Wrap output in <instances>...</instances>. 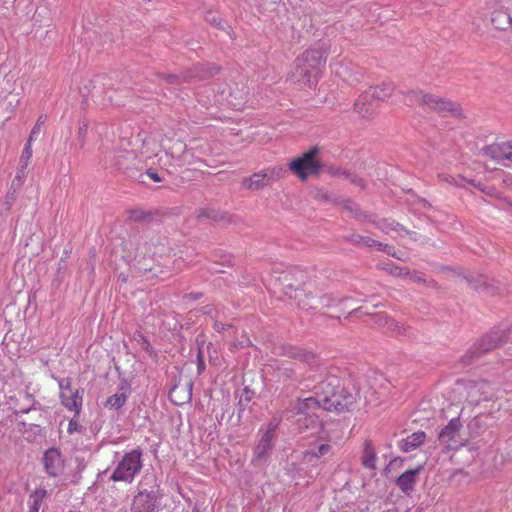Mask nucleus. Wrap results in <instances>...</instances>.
<instances>
[{
	"label": "nucleus",
	"mask_w": 512,
	"mask_h": 512,
	"mask_svg": "<svg viewBox=\"0 0 512 512\" xmlns=\"http://www.w3.org/2000/svg\"><path fill=\"white\" fill-rule=\"evenodd\" d=\"M204 345V342L201 343V345L198 346V354H197V369L198 373H202L205 369L204 364V356L202 352V346Z\"/></svg>",
	"instance_id": "e433bc0d"
},
{
	"label": "nucleus",
	"mask_w": 512,
	"mask_h": 512,
	"mask_svg": "<svg viewBox=\"0 0 512 512\" xmlns=\"http://www.w3.org/2000/svg\"><path fill=\"white\" fill-rule=\"evenodd\" d=\"M392 274L396 275V276H399V277H407V276H410V273L409 271H407L406 269L404 268H399V267H396L393 271H392Z\"/></svg>",
	"instance_id": "ea45409f"
},
{
	"label": "nucleus",
	"mask_w": 512,
	"mask_h": 512,
	"mask_svg": "<svg viewBox=\"0 0 512 512\" xmlns=\"http://www.w3.org/2000/svg\"><path fill=\"white\" fill-rule=\"evenodd\" d=\"M407 100L410 104L417 103L428 109H435L444 111L447 106V102L430 94H425L422 91H411L407 95Z\"/></svg>",
	"instance_id": "f8f14e48"
},
{
	"label": "nucleus",
	"mask_w": 512,
	"mask_h": 512,
	"mask_svg": "<svg viewBox=\"0 0 512 512\" xmlns=\"http://www.w3.org/2000/svg\"><path fill=\"white\" fill-rule=\"evenodd\" d=\"M60 393H68L72 390V380L68 377L66 378H57Z\"/></svg>",
	"instance_id": "f704fd0d"
},
{
	"label": "nucleus",
	"mask_w": 512,
	"mask_h": 512,
	"mask_svg": "<svg viewBox=\"0 0 512 512\" xmlns=\"http://www.w3.org/2000/svg\"><path fill=\"white\" fill-rule=\"evenodd\" d=\"M207 217H208V218H214V219H215V217H214V216H211L210 214H208V215H207Z\"/></svg>",
	"instance_id": "864d4df0"
},
{
	"label": "nucleus",
	"mask_w": 512,
	"mask_h": 512,
	"mask_svg": "<svg viewBox=\"0 0 512 512\" xmlns=\"http://www.w3.org/2000/svg\"><path fill=\"white\" fill-rule=\"evenodd\" d=\"M352 182L356 183L357 185H359L361 187L364 186L362 179H358V178L355 177V178L352 179Z\"/></svg>",
	"instance_id": "de8ad7c7"
},
{
	"label": "nucleus",
	"mask_w": 512,
	"mask_h": 512,
	"mask_svg": "<svg viewBox=\"0 0 512 512\" xmlns=\"http://www.w3.org/2000/svg\"><path fill=\"white\" fill-rule=\"evenodd\" d=\"M452 119H454L459 126L466 125L467 123L464 111L459 104H450V125L452 123Z\"/></svg>",
	"instance_id": "bb28decb"
},
{
	"label": "nucleus",
	"mask_w": 512,
	"mask_h": 512,
	"mask_svg": "<svg viewBox=\"0 0 512 512\" xmlns=\"http://www.w3.org/2000/svg\"><path fill=\"white\" fill-rule=\"evenodd\" d=\"M421 469L422 466H418L415 469L407 470L396 479V485L403 493L409 495L414 490Z\"/></svg>",
	"instance_id": "2eb2a0df"
},
{
	"label": "nucleus",
	"mask_w": 512,
	"mask_h": 512,
	"mask_svg": "<svg viewBox=\"0 0 512 512\" xmlns=\"http://www.w3.org/2000/svg\"><path fill=\"white\" fill-rule=\"evenodd\" d=\"M318 150L316 148L306 152L303 156L298 157L290 162V171L299 177L301 180H305L310 175L318 173L319 163L315 159V155Z\"/></svg>",
	"instance_id": "6e6552de"
},
{
	"label": "nucleus",
	"mask_w": 512,
	"mask_h": 512,
	"mask_svg": "<svg viewBox=\"0 0 512 512\" xmlns=\"http://www.w3.org/2000/svg\"><path fill=\"white\" fill-rule=\"evenodd\" d=\"M61 404L71 412L80 414L83 405V390L76 389L68 393L59 394Z\"/></svg>",
	"instance_id": "4468645a"
},
{
	"label": "nucleus",
	"mask_w": 512,
	"mask_h": 512,
	"mask_svg": "<svg viewBox=\"0 0 512 512\" xmlns=\"http://www.w3.org/2000/svg\"><path fill=\"white\" fill-rule=\"evenodd\" d=\"M220 97H221V99H214V103H220L221 101L225 100L233 107H237L240 104V103H236L233 101V99H232L233 96L231 93H229L228 95H225V92L222 91Z\"/></svg>",
	"instance_id": "4c0bfd02"
},
{
	"label": "nucleus",
	"mask_w": 512,
	"mask_h": 512,
	"mask_svg": "<svg viewBox=\"0 0 512 512\" xmlns=\"http://www.w3.org/2000/svg\"><path fill=\"white\" fill-rule=\"evenodd\" d=\"M24 400L26 401V404H27V407L25 408H21L18 413H21V414H26L28 413L32 408H33V405L35 403V400L34 398L32 397L31 394H29L28 392H25L24 395Z\"/></svg>",
	"instance_id": "c9c22d12"
},
{
	"label": "nucleus",
	"mask_w": 512,
	"mask_h": 512,
	"mask_svg": "<svg viewBox=\"0 0 512 512\" xmlns=\"http://www.w3.org/2000/svg\"><path fill=\"white\" fill-rule=\"evenodd\" d=\"M269 184L283 178L286 170L282 166H274L264 169Z\"/></svg>",
	"instance_id": "cd10ccee"
},
{
	"label": "nucleus",
	"mask_w": 512,
	"mask_h": 512,
	"mask_svg": "<svg viewBox=\"0 0 512 512\" xmlns=\"http://www.w3.org/2000/svg\"><path fill=\"white\" fill-rule=\"evenodd\" d=\"M393 92V85L391 83H382L379 86L371 87L359 96L355 102V110L362 117L371 115L374 110L372 100H385Z\"/></svg>",
	"instance_id": "423d86ee"
},
{
	"label": "nucleus",
	"mask_w": 512,
	"mask_h": 512,
	"mask_svg": "<svg viewBox=\"0 0 512 512\" xmlns=\"http://www.w3.org/2000/svg\"><path fill=\"white\" fill-rule=\"evenodd\" d=\"M476 187L485 194L494 196L495 198H501L503 194V190H500V188H496L495 186H489V184L478 183L476 184Z\"/></svg>",
	"instance_id": "7c9ffc66"
},
{
	"label": "nucleus",
	"mask_w": 512,
	"mask_h": 512,
	"mask_svg": "<svg viewBox=\"0 0 512 512\" xmlns=\"http://www.w3.org/2000/svg\"><path fill=\"white\" fill-rule=\"evenodd\" d=\"M174 79H177V77H176V76H174V75H169V76H168V81L173 82V81H174Z\"/></svg>",
	"instance_id": "3c124183"
},
{
	"label": "nucleus",
	"mask_w": 512,
	"mask_h": 512,
	"mask_svg": "<svg viewBox=\"0 0 512 512\" xmlns=\"http://www.w3.org/2000/svg\"><path fill=\"white\" fill-rule=\"evenodd\" d=\"M270 185L264 170L254 173L250 178H246L243 181V186L247 189L258 190L265 186Z\"/></svg>",
	"instance_id": "aec40b11"
},
{
	"label": "nucleus",
	"mask_w": 512,
	"mask_h": 512,
	"mask_svg": "<svg viewBox=\"0 0 512 512\" xmlns=\"http://www.w3.org/2000/svg\"><path fill=\"white\" fill-rule=\"evenodd\" d=\"M508 334L504 330L491 331L478 341L475 345V350L478 353L489 352L492 349L498 348L499 345L506 341Z\"/></svg>",
	"instance_id": "ddd939ff"
},
{
	"label": "nucleus",
	"mask_w": 512,
	"mask_h": 512,
	"mask_svg": "<svg viewBox=\"0 0 512 512\" xmlns=\"http://www.w3.org/2000/svg\"><path fill=\"white\" fill-rule=\"evenodd\" d=\"M26 169L19 165L17 174L15 176L16 180L18 181L17 188H20L22 184L24 183L25 177H26Z\"/></svg>",
	"instance_id": "58836bf2"
},
{
	"label": "nucleus",
	"mask_w": 512,
	"mask_h": 512,
	"mask_svg": "<svg viewBox=\"0 0 512 512\" xmlns=\"http://www.w3.org/2000/svg\"><path fill=\"white\" fill-rule=\"evenodd\" d=\"M42 463L45 472L50 477H62L65 475L67 461L58 448L52 447L43 453Z\"/></svg>",
	"instance_id": "1a4fd4ad"
},
{
	"label": "nucleus",
	"mask_w": 512,
	"mask_h": 512,
	"mask_svg": "<svg viewBox=\"0 0 512 512\" xmlns=\"http://www.w3.org/2000/svg\"><path fill=\"white\" fill-rule=\"evenodd\" d=\"M207 22L214 24L219 29H225V23L221 20L216 12H208L206 15Z\"/></svg>",
	"instance_id": "72a5a7b5"
},
{
	"label": "nucleus",
	"mask_w": 512,
	"mask_h": 512,
	"mask_svg": "<svg viewBox=\"0 0 512 512\" xmlns=\"http://www.w3.org/2000/svg\"><path fill=\"white\" fill-rule=\"evenodd\" d=\"M355 403V396L341 387V380L334 375L328 376L314 387V396L298 400L293 407V418L299 432L305 429L317 430L320 427L317 411L342 412L349 410Z\"/></svg>",
	"instance_id": "f257e3e1"
},
{
	"label": "nucleus",
	"mask_w": 512,
	"mask_h": 512,
	"mask_svg": "<svg viewBox=\"0 0 512 512\" xmlns=\"http://www.w3.org/2000/svg\"><path fill=\"white\" fill-rule=\"evenodd\" d=\"M377 462V455L375 449L370 442L365 443L362 454V464L365 468L375 469Z\"/></svg>",
	"instance_id": "5701e85b"
},
{
	"label": "nucleus",
	"mask_w": 512,
	"mask_h": 512,
	"mask_svg": "<svg viewBox=\"0 0 512 512\" xmlns=\"http://www.w3.org/2000/svg\"><path fill=\"white\" fill-rule=\"evenodd\" d=\"M480 427L481 421L479 418H472L466 430H462V424L459 418H452L450 420V450L458 449V447L469 443L470 439L476 438L479 434Z\"/></svg>",
	"instance_id": "0eeeda50"
},
{
	"label": "nucleus",
	"mask_w": 512,
	"mask_h": 512,
	"mask_svg": "<svg viewBox=\"0 0 512 512\" xmlns=\"http://www.w3.org/2000/svg\"><path fill=\"white\" fill-rule=\"evenodd\" d=\"M334 71L338 77L349 85L359 83L362 78V73L355 70L354 67L349 64H335Z\"/></svg>",
	"instance_id": "dca6fc26"
},
{
	"label": "nucleus",
	"mask_w": 512,
	"mask_h": 512,
	"mask_svg": "<svg viewBox=\"0 0 512 512\" xmlns=\"http://www.w3.org/2000/svg\"><path fill=\"white\" fill-rule=\"evenodd\" d=\"M411 278H412L414 281H420V280H422V278H421L420 276H417V275L411 276Z\"/></svg>",
	"instance_id": "8fccbe9b"
},
{
	"label": "nucleus",
	"mask_w": 512,
	"mask_h": 512,
	"mask_svg": "<svg viewBox=\"0 0 512 512\" xmlns=\"http://www.w3.org/2000/svg\"><path fill=\"white\" fill-rule=\"evenodd\" d=\"M147 174H148V176H149L151 179H153L155 182H160V181H161V179L159 178L158 174H157V173H155L154 171H152V170H148Z\"/></svg>",
	"instance_id": "37998d69"
},
{
	"label": "nucleus",
	"mask_w": 512,
	"mask_h": 512,
	"mask_svg": "<svg viewBox=\"0 0 512 512\" xmlns=\"http://www.w3.org/2000/svg\"><path fill=\"white\" fill-rule=\"evenodd\" d=\"M302 356H303L304 360H305L306 362H308V363H311V360H313V359H314V356H313V355L303 354Z\"/></svg>",
	"instance_id": "49530a36"
},
{
	"label": "nucleus",
	"mask_w": 512,
	"mask_h": 512,
	"mask_svg": "<svg viewBox=\"0 0 512 512\" xmlns=\"http://www.w3.org/2000/svg\"><path fill=\"white\" fill-rule=\"evenodd\" d=\"M482 159L486 163L512 167V139H497L480 149Z\"/></svg>",
	"instance_id": "39448f33"
},
{
	"label": "nucleus",
	"mask_w": 512,
	"mask_h": 512,
	"mask_svg": "<svg viewBox=\"0 0 512 512\" xmlns=\"http://www.w3.org/2000/svg\"><path fill=\"white\" fill-rule=\"evenodd\" d=\"M87 128H88V125L85 122H82L79 125V129H78L79 138H83L86 135Z\"/></svg>",
	"instance_id": "a19ab883"
},
{
	"label": "nucleus",
	"mask_w": 512,
	"mask_h": 512,
	"mask_svg": "<svg viewBox=\"0 0 512 512\" xmlns=\"http://www.w3.org/2000/svg\"><path fill=\"white\" fill-rule=\"evenodd\" d=\"M157 501L155 491L141 490L134 497L130 512H158Z\"/></svg>",
	"instance_id": "9d476101"
},
{
	"label": "nucleus",
	"mask_w": 512,
	"mask_h": 512,
	"mask_svg": "<svg viewBox=\"0 0 512 512\" xmlns=\"http://www.w3.org/2000/svg\"><path fill=\"white\" fill-rule=\"evenodd\" d=\"M33 141L28 140L20 157L19 165L23 168H27L29 161L32 157V144Z\"/></svg>",
	"instance_id": "c756f323"
},
{
	"label": "nucleus",
	"mask_w": 512,
	"mask_h": 512,
	"mask_svg": "<svg viewBox=\"0 0 512 512\" xmlns=\"http://www.w3.org/2000/svg\"><path fill=\"white\" fill-rule=\"evenodd\" d=\"M226 328V325L223 324L222 322H219V321H215L214 323V329L218 332H222L224 331Z\"/></svg>",
	"instance_id": "79ce46f5"
},
{
	"label": "nucleus",
	"mask_w": 512,
	"mask_h": 512,
	"mask_svg": "<svg viewBox=\"0 0 512 512\" xmlns=\"http://www.w3.org/2000/svg\"><path fill=\"white\" fill-rule=\"evenodd\" d=\"M491 24L498 29H508L512 25V17L508 9H496L491 15Z\"/></svg>",
	"instance_id": "6ab92c4d"
},
{
	"label": "nucleus",
	"mask_w": 512,
	"mask_h": 512,
	"mask_svg": "<svg viewBox=\"0 0 512 512\" xmlns=\"http://www.w3.org/2000/svg\"><path fill=\"white\" fill-rule=\"evenodd\" d=\"M326 55V50L322 46L306 50L295 60V80L309 87L315 86L319 80L321 67L326 62Z\"/></svg>",
	"instance_id": "f03ea898"
},
{
	"label": "nucleus",
	"mask_w": 512,
	"mask_h": 512,
	"mask_svg": "<svg viewBox=\"0 0 512 512\" xmlns=\"http://www.w3.org/2000/svg\"><path fill=\"white\" fill-rule=\"evenodd\" d=\"M275 439L260 435L251 459V464L255 467H261L269 462L273 451V442Z\"/></svg>",
	"instance_id": "9b49d317"
},
{
	"label": "nucleus",
	"mask_w": 512,
	"mask_h": 512,
	"mask_svg": "<svg viewBox=\"0 0 512 512\" xmlns=\"http://www.w3.org/2000/svg\"><path fill=\"white\" fill-rule=\"evenodd\" d=\"M46 496V490L38 489L31 493L29 497V511L28 512H39L42 502Z\"/></svg>",
	"instance_id": "b1692460"
},
{
	"label": "nucleus",
	"mask_w": 512,
	"mask_h": 512,
	"mask_svg": "<svg viewBox=\"0 0 512 512\" xmlns=\"http://www.w3.org/2000/svg\"><path fill=\"white\" fill-rule=\"evenodd\" d=\"M491 394V383L487 380H458L454 385L453 400H457L458 403H479L481 400H489Z\"/></svg>",
	"instance_id": "20e7f679"
},
{
	"label": "nucleus",
	"mask_w": 512,
	"mask_h": 512,
	"mask_svg": "<svg viewBox=\"0 0 512 512\" xmlns=\"http://www.w3.org/2000/svg\"><path fill=\"white\" fill-rule=\"evenodd\" d=\"M352 241L357 243V244H361V245H364V246H367V247H377V249L379 251H384L386 252L387 254L389 255H392L393 256V253H396L394 251V248L393 247H390L388 245H385L383 243H380V242H377L369 237H365V236H361V235H354L353 238H352Z\"/></svg>",
	"instance_id": "412c9836"
},
{
	"label": "nucleus",
	"mask_w": 512,
	"mask_h": 512,
	"mask_svg": "<svg viewBox=\"0 0 512 512\" xmlns=\"http://www.w3.org/2000/svg\"><path fill=\"white\" fill-rule=\"evenodd\" d=\"M331 450V446L328 443H321L318 446L306 451L304 453L305 458H321L327 455Z\"/></svg>",
	"instance_id": "a878e982"
},
{
	"label": "nucleus",
	"mask_w": 512,
	"mask_h": 512,
	"mask_svg": "<svg viewBox=\"0 0 512 512\" xmlns=\"http://www.w3.org/2000/svg\"><path fill=\"white\" fill-rule=\"evenodd\" d=\"M46 122V116L45 115H41L36 124L34 125L31 133H30V136L28 138V140L30 141H34L35 138L39 135V133L41 132V128L42 126L44 125V123Z\"/></svg>",
	"instance_id": "473e14b6"
},
{
	"label": "nucleus",
	"mask_w": 512,
	"mask_h": 512,
	"mask_svg": "<svg viewBox=\"0 0 512 512\" xmlns=\"http://www.w3.org/2000/svg\"><path fill=\"white\" fill-rule=\"evenodd\" d=\"M426 435L422 431L414 432L408 435L406 438H403L399 441V448L405 452L409 453L417 449L421 444L424 443Z\"/></svg>",
	"instance_id": "a211bd4d"
},
{
	"label": "nucleus",
	"mask_w": 512,
	"mask_h": 512,
	"mask_svg": "<svg viewBox=\"0 0 512 512\" xmlns=\"http://www.w3.org/2000/svg\"><path fill=\"white\" fill-rule=\"evenodd\" d=\"M447 429H448V426L444 427V428L441 430V432L439 433V438H440L441 440H444V439H445V437H446V430H447Z\"/></svg>",
	"instance_id": "a18cd8bd"
},
{
	"label": "nucleus",
	"mask_w": 512,
	"mask_h": 512,
	"mask_svg": "<svg viewBox=\"0 0 512 512\" xmlns=\"http://www.w3.org/2000/svg\"><path fill=\"white\" fill-rule=\"evenodd\" d=\"M210 103H211V101H210V100H208V101H203V104H204V105H207V104H210Z\"/></svg>",
	"instance_id": "603ef678"
},
{
	"label": "nucleus",
	"mask_w": 512,
	"mask_h": 512,
	"mask_svg": "<svg viewBox=\"0 0 512 512\" xmlns=\"http://www.w3.org/2000/svg\"><path fill=\"white\" fill-rule=\"evenodd\" d=\"M79 415L74 413V416L70 419L67 427V432L73 434L75 432L84 433L85 428L79 423Z\"/></svg>",
	"instance_id": "2f4dec72"
},
{
	"label": "nucleus",
	"mask_w": 512,
	"mask_h": 512,
	"mask_svg": "<svg viewBox=\"0 0 512 512\" xmlns=\"http://www.w3.org/2000/svg\"><path fill=\"white\" fill-rule=\"evenodd\" d=\"M17 184H18V181L16 180V178H14V179H13V181H12V185H11V187H12L13 189L17 190V189H18V188H17Z\"/></svg>",
	"instance_id": "09e8293b"
},
{
	"label": "nucleus",
	"mask_w": 512,
	"mask_h": 512,
	"mask_svg": "<svg viewBox=\"0 0 512 512\" xmlns=\"http://www.w3.org/2000/svg\"><path fill=\"white\" fill-rule=\"evenodd\" d=\"M130 394V387L128 384L123 383L119 386L118 391L108 397L104 403L106 408L119 410L127 401Z\"/></svg>",
	"instance_id": "f3484780"
},
{
	"label": "nucleus",
	"mask_w": 512,
	"mask_h": 512,
	"mask_svg": "<svg viewBox=\"0 0 512 512\" xmlns=\"http://www.w3.org/2000/svg\"><path fill=\"white\" fill-rule=\"evenodd\" d=\"M493 177L495 180H500L502 184V188H511L512 187V174L506 172V170L496 169L494 171Z\"/></svg>",
	"instance_id": "c85d7f7f"
},
{
	"label": "nucleus",
	"mask_w": 512,
	"mask_h": 512,
	"mask_svg": "<svg viewBox=\"0 0 512 512\" xmlns=\"http://www.w3.org/2000/svg\"><path fill=\"white\" fill-rule=\"evenodd\" d=\"M143 468L142 451L134 449L126 452L115 464L110 479L114 482L131 484Z\"/></svg>",
	"instance_id": "7ed1b4c3"
},
{
	"label": "nucleus",
	"mask_w": 512,
	"mask_h": 512,
	"mask_svg": "<svg viewBox=\"0 0 512 512\" xmlns=\"http://www.w3.org/2000/svg\"><path fill=\"white\" fill-rule=\"evenodd\" d=\"M393 257L399 259V260H404L406 257H405V253L404 252H396V253H393Z\"/></svg>",
	"instance_id": "c03bdc74"
},
{
	"label": "nucleus",
	"mask_w": 512,
	"mask_h": 512,
	"mask_svg": "<svg viewBox=\"0 0 512 512\" xmlns=\"http://www.w3.org/2000/svg\"><path fill=\"white\" fill-rule=\"evenodd\" d=\"M377 227L387 234L396 233L401 235L406 230L397 222L391 219L383 218L377 222Z\"/></svg>",
	"instance_id": "4be33fe9"
},
{
	"label": "nucleus",
	"mask_w": 512,
	"mask_h": 512,
	"mask_svg": "<svg viewBox=\"0 0 512 512\" xmlns=\"http://www.w3.org/2000/svg\"><path fill=\"white\" fill-rule=\"evenodd\" d=\"M280 422L281 416L272 417L265 428L259 429V434L276 439V430L278 429Z\"/></svg>",
	"instance_id": "393cba45"
}]
</instances>
